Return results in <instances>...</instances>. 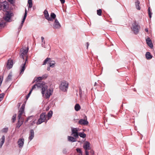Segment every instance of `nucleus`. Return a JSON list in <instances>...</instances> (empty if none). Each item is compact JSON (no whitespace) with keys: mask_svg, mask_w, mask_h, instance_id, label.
Returning a JSON list of instances; mask_svg holds the SVG:
<instances>
[{"mask_svg":"<svg viewBox=\"0 0 155 155\" xmlns=\"http://www.w3.org/2000/svg\"><path fill=\"white\" fill-rule=\"evenodd\" d=\"M27 14V10L26 9H25V15H24L23 18L22 20L21 21V24L19 27L20 28H22V26L23 24L24 23L25 21V18L26 17Z\"/></svg>","mask_w":155,"mask_h":155,"instance_id":"17","label":"nucleus"},{"mask_svg":"<svg viewBox=\"0 0 155 155\" xmlns=\"http://www.w3.org/2000/svg\"><path fill=\"white\" fill-rule=\"evenodd\" d=\"M50 66H49V67H48V68H47V70L48 71H49V70H50Z\"/></svg>","mask_w":155,"mask_h":155,"instance_id":"53","label":"nucleus"},{"mask_svg":"<svg viewBox=\"0 0 155 155\" xmlns=\"http://www.w3.org/2000/svg\"><path fill=\"white\" fill-rule=\"evenodd\" d=\"M50 63V67L53 68L54 67L55 64V62L54 61H49Z\"/></svg>","mask_w":155,"mask_h":155,"instance_id":"27","label":"nucleus"},{"mask_svg":"<svg viewBox=\"0 0 155 155\" xmlns=\"http://www.w3.org/2000/svg\"><path fill=\"white\" fill-rule=\"evenodd\" d=\"M48 13V11L46 9L44 11V15H45V14H47Z\"/></svg>","mask_w":155,"mask_h":155,"instance_id":"47","label":"nucleus"},{"mask_svg":"<svg viewBox=\"0 0 155 155\" xmlns=\"http://www.w3.org/2000/svg\"><path fill=\"white\" fill-rule=\"evenodd\" d=\"M48 87L44 83L40 82L35 84L32 87L31 89L33 90L36 88H41V93L43 96L46 98H49L52 94V91L50 89H48Z\"/></svg>","mask_w":155,"mask_h":155,"instance_id":"1","label":"nucleus"},{"mask_svg":"<svg viewBox=\"0 0 155 155\" xmlns=\"http://www.w3.org/2000/svg\"><path fill=\"white\" fill-rule=\"evenodd\" d=\"M5 24L3 23H0V28H3V27L5 26Z\"/></svg>","mask_w":155,"mask_h":155,"instance_id":"43","label":"nucleus"},{"mask_svg":"<svg viewBox=\"0 0 155 155\" xmlns=\"http://www.w3.org/2000/svg\"><path fill=\"white\" fill-rule=\"evenodd\" d=\"M59 87L60 90L62 91H65L68 88V84L65 81H63L61 82Z\"/></svg>","mask_w":155,"mask_h":155,"instance_id":"4","label":"nucleus"},{"mask_svg":"<svg viewBox=\"0 0 155 155\" xmlns=\"http://www.w3.org/2000/svg\"><path fill=\"white\" fill-rule=\"evenodd\" d=\"M5 140V137L4 136H3L1 140L0 143V148H1L4 144Z\"/></svg>","mask_w":155,"mask_h":155,"instance_id":"21","label":"nucleus"},{"mask_svg":"<svg viewBox=\"0 0 155 155\" xmlns=\"http://www.w3.org/2000/svg\"><path fill=\"white\" fill-rule=\"evenodd\" d=\"M76 151L78 153H82V152L80 148H78L76 149Z\"/></svg>","mask_w":155,"mask_h":155,"instance_id":"37","label":"nucleus"},{"mask_svg":"<svg viewBox=\"0 0 155 155\" xmlns=\"http://www.w3.org/2000/svg\"><path fill=\"white\" fill-rule=\"evenodd\" d=\"M42 42H43L45 44V41H44V38L43 37H41Z\"/></svg>","mask_w":155,"mask_h":155,"instance_id":"45","label":"nucleus"},{"mask_svg":"<svg viewBox=\"0 0 155 155\" xmlns=\"http://www.w3.org/2000/svg\"><path fill=\"white\" fill-rule=\"evenodd\" d=\"M43 78H42V77H39L38 78H37L36 81H39L40 80H41L42 79H43Z\"/></svg>","mask_w":155,"mask_h":155,"instance_id":"42","label":"nucleus"},{"mask_svg":"<svg viewBox=\"0 0 155 155\" xmlns=\"http://www.w3.org/2000/svg\"><path fill=\"white\" fill-rule=\"evenodd\" d=\"M90 152L91 154V155H93L94 154V151L93 150H91L90 151Z\"/></svg>","mask_w":155,"mask_h":155,"instance_id":"46","label":"nucleus"},{"mask_svg":"<svg viewBox=\"0 0 155 155\" xmlns=\"http://www.w3.org/2000/svg\"><path fill=\"white\" fill-rule=\"evenodd\" d=\"M79 129L78 128H71V135H73L75 138H78V131Z\"/></svg>","mask_w":155,"mask_h":155,"instance_id":"8","label":"nucleus"},{"mask_svg":"<svg viewBox=\"0 0 155 155\" xmlns=\"http://www.w3.org/2000/svg\"><path fill=\"white\" fill-rule=\"evenodd\" d=\"M32 90H31L29 92V93L27 95V96H26V98L27 99L30 96L31 92H32Z\"/></svg>","mask_w":155,"mask_h":155,"instance_id":"38","label":"nucleus"},{"mask_svg":"<svg viewBox=\"0 0 155 155\" xmlns=\"http://www.w3.org/2000/svg\"><path fill=\"white\" fill-rule=\"evenodd\" d=\"M61 4H63L65 2V0H60Z\"/></svg>","mask_w":155,"mask_h":155,"instance_id":"49","label":"nucleus"},{"mask_svg":"<svg viewBox=\"0 0 155 155\" xmlns=\"http://www.w3.org/2000/svg\"><path fill=\"white\" fill-rule=\"evenodd\" d=\"M148 14L149 15V17L150 18L151 17V15L152 14V13L151 12L150 7L148 8Z\"/></svg>","mask_w":155,"mask_h":155,"instance_id":"32","label":"nucleus"},{"mask_svg":"<svg viewBox=\"0 0 155 155\" xmlns=\"http://www.w3.org/2000/svg\"><path fill=\"white\" fill-rule=\"evenodd\" d=\"M76 138H74L71 136H68V140L72 142H74L76 141Z\"/></svg>","mask_w":155,"mask_h":155,"instance_id":"18","label":"nucleus"},{"mask_svg":"<svg viewBox=\"0 0 155 155\" xmlns=\"http://www.w3.org/2000/svg\"><path fill=\"white\" fill-rule=\"evenodd\" d=\"M25 106V104H23L22 105L18 112V120L17 124V127L18 128H19L22 124L24 121V119L23 118L22 116L23 115L25 114L24 110Z\"/></svg>","mask_w":155,"mask_h":155,"instance_id":"2","label":"nucleus"},{"mask_svg":"<svg viewBox=\"0 0 155 155\" xmlns=\"http://www.w3.org/2000/svg\"><path fill=\"white\" fill-rule=\"evenodd\" d=\"M13 65V60L11 59L8 60L6 64V67L8 69L12 68Z\"/></svg>","mask_w":155,"mask_h":155,"instance_id":"10","label":"nucleus"},{"mask_svg":"<svg viewBox=\"0 0 155 155\" xmlns=\"http://www.w3.org/2000/svg\"><path fill=\"white\" fill-rule=\"evenodd\" d=\"M48 120L47 116L45 113H42L40 116V118L37 123V124H39L43 122H47Z\"/></svg>","mask_w":155,"mask_h":155,"instance_id":"3","label":"nucleus"},{"mask_svg":"<svg viewBox=\"0 0 155 155\" xmlns=\"http://www.w3.org/2000/svg\"><path fill=\"white\" fill-rule=\"evenodd\" d=\"M8 130V128H4L2 129V132L5 133L7 132Z\"/></svg>","mask_w":155,"mask_h":155,"instance_id":"34","label":"nucleus"},{"mask_svg":"<svg viewBox=\"0 0 155 155\" xmlns=\"http://www.w3.org/2000/svg\"><path fill=\"white\" fill-rule=\"evenodd\" d=\"M8 1L11 4H12L13 3L14 0H8Z\"/></svg>","mask_w":155,"mask_h":155,"instance_id":"48","label":"nucleus"},{"mask_svg":"<svg viewBox=\"0 0 155 155\" xmlns=\"http://www.w3.org/2000/svg\"><path fill=\"white\" fill-rule=\"evenodd\" d=\"M2 5L0 4V10L2 9Z\"/></svg>","mask_w":155,"mask_h":155,"instance_id":"50","label":"nucleus"},{"mask_svg":"<svg viewBox=\"0 0 155 155\" xmlns=\"http://www.w3.org/2000/svg\"><path fill=\"white\" fill-rule=\"evenodd\" d=\"M82 91L80 89L79 91V94L81 98H82Z\"/></svg>","mask_w":155,"mask_h":155,"instance_id":"41","label":"nucleus"},{"mask_svg":"<svg viewBox=\"0 0 155 155\" xmlns=\"http://www.w3.org/2000/svg\"><path fill=\"white\" fill-rule=\"evenodd\" d=\"M34 136V133L33 130H31L30 131V134L29 137V140L31 141L33 138Z\"/></svg>","mask_w":155,"mask_h":155,"instance_id":"20","label":"nucleus"},{"mask_svg":"<svg viewBox=\"0 0 155 155\" xmlns=\"http://www.w3.org/2000/svg\"><path fill=\"white\" fill-rule=\"evenodd\" d=\"M146 58L147 60L151 59L152 58V56L150 52H147L145 54Z\"/></svg>","mask_w":155,"mask_h":155,"instance_id":"19","label":"nucleus"},{"mask_svg":"<svg viewBox=\"0 0 155 155\" xmlns=\"http://www.w3.org/2000/svg\"><path fill=\"white\" fill-rule=\"evenodd\" d=\"M31 117H28V118H27V120H26V122H27V121H28V120L29 119H30V118H31Z\"/></svg>","mask_w":155,"mask_h":155,"instance_id":"52","label":"nucleus"},{"mask_svg":"<svg viewBox=\"0 0 155 155\" xmlns=\"http://www.w3.org/2000/svg\"><path fill=\"white\" fill-rule=\"evenodd\" d=\"M13 16V13L10 11H6L5 15L4 17L5 20L7 21H9L11 18Z\"/></svg>","mask_w":155,"mask_h":155,"instance_id":"7","label":"nucleus"},{"mask_svg":"<svg viewBox=\"0 0 155 155\" xmlns=\"http://www.w3.org/2000/svg\"><path fill=\"white\" fill-rule=\"evenodd\" d=\"M87 48L88 47V46H89V44L88 42H87Z\"/></svg>","mask_w":155,"mask_h":155,"instance_id":"55","label":"nucleus"},{"mask_svg":"<svg viewBox=\"0 0 155 155\" xmlns=\"http://www.w3.org/2000/svg\"><path fill=\"white\" fill-rule=\"evenodd\" d=\"M53 114L52 111L51 110L50 111L48 114L47 118L48 120L52 116Z\"/></svg>","mask_w":155,"mask_h":155,"instance_id":"22","label":"nucleus"},{"mask_svg":"<svg viewBox=\"0 0 155 155\" xmlns=\"http://www.w3.org/2000/svg\"><path fill=\"white\" fill-rule=\"evenodd\" d=\"M101 13H102V10L101 9H100L99 10H97V14L98 15H99V16L101 15Z\"/></svg>","mask_w":155,"mask_h":155,"instance_id":"33","label":"nucleus"},{"mask_svg":"<svg viewBox=\"0 0 155 155\" xmlns=\"http://www.w3.org/2000/svg\"><path fill=\"white\" fill-rule=\"evenodd\" d=\"M44 15L45 18L48 21H53V19H52V18H50L49 17L48 13L46 14H45V15Z\"/></svg>","mask_w":155,"mask_h":155,"instance_id":"24","label":"nucleus"},{"mask_svg":"<svg viewBox=\"0 0 155 155\" xmlns=\"http://www.w3.org/2000/svg\"><path fill=\"white\" fill-rule=\"evenodd\" d=\"M3 11H7L8 8V2H4L3 4Z\"/></svg>","mask_w":155,"mask_h":155,"instance_id":"14","label":"nucleus"},{"mask_svg":"<svg viewBox=\"0 0 155 155\" xmlns=\"http://www.w3.org/2000/svg\"><path fill=\"white\" fill-rule=\"evenodd\" d=\"M28 3L29 5L28 7L30 8H31L32 6V0H28Z\"/></svg>","mask_w":155,"mask_h":155,"instance_id":"30","label":"nucleus"},{"mask_svg":"<svg viewBox=\"0 0 155 155\" xmlns=\"http://www.w3.org/2000/svg\"><path fill=\"white\" fill-rule=\"evenodd\" d=\"M51 60V58H46L44 61L43 65H45L47 62H49Z\"/></svg>","mask_w":155,"mask_h":155,"instance_id":"29","label":"nucleus"},{"mask_svg":"<svg viewBox=\"0 0 155 155\" xmlns=\"http://www.w3.org/2000/svg\"><path fill=\"white\" fill-rule=\"evenodd\" d=\"M96 82H95L94 84V86H95L96 85Z\"/></svg>","mask_w":155,"mask_h":155,"instance_id":"57","label":"nucleus"},{"mask_svg":"<svg viewBox=\"0 0 155 155\" xmlns=\"http://www.w3.org/2000/svg\"><path fill=\"white\" fill-rule=\"evenodd\" d=\"M16 114L14 115L13 116L12 118V120H13L12 121L13 122H15V120H16Z\"/></svg>","mask_w":155,"mask_h":155,"instance_id":"36","label":"nucleus"},{"mask_svg":"<svg viewBox=\"0 0 155 155\" xmlns=\"http://www.w3.org/2000/svg\"><path fill=\"white\" fill-rule=\"evenodd\" d=\"M4 95V94H0V101H1L2 100Z\"/></svg>","mask_w":155,"mask_h":155,"instance_id":"35","label":"nucleus"},{"mask_svg":"<svg viewBox=\"0 0 155 155\" xmlns=\"http://www.w3.org/2000/svg\"><path fill=\"white\" fill-rule=\"evenodd\" d=\"M3 79V77L2 76H0V86H1Z\"/></svg>","mask_w":155,"mask_h":155,"instance_id":"40","label":"nucleus"},{"mask_svg":"<svg viewBox=\"0 0 155 155\" xmlns=\"http://www.w3.org/2000/svg\"><path fill=\"white\" fill-rule=\"evenodd\" d=\"M140 28V26L138 25L135 22L132 25V29L135 34H137L138 33Z\"/></svg>","mask_w":155,"mask_h":155,"instance_id":"6","label":"nucleus"},{"mask_svg":"<svg viewBox=\"0 0 155 155\" xmlns=\"http://www.w3.org/2000/svg\"><path fill=\"white\" fill-rule=\"evenodd\" d=\"M61 27V25L58 21L57 19H55L54 23L53 25V28L54 29L59 28Z\"/></svg>","mask_w":155,"mask_h":155,"instance_id":"11","label":"nucleus"},{"mask_svg":"<svg viewBox=\"0 0 155 155\" xmlns=\"http://www.w3.org/2000/svg\"><path fill=\"white\" fill-rule=\"evenodd\" d=\"M27 61V58L26 59L24 63L21 66L20 68V73L22 74L23 73L24 70L25 69V65L26 64V61Z\"/></svg>","mask_w":155,"mask_h":155,"instance_id":"13","label":"nucleus"},{"mask_svg":"<svg viewBox=\"0 0 155 155\" xmlns=\"http://www.w3.org/2000/svg\"><path fill=\"white\" fill-rule=\"evenodd\" d=\"M146 41L147 44L150 48L153 47V45L152 41L149 38H147Z\"/></svg>","mask_w":155,"mask_h":155,"instance_id":"15","label":"nucleus"},{"mask_svg":"<svg viewBox=\"0 0 155 155\" xmlns=\"http://www.w3.org/2000/svg\"><path fill=\"white\" fill-rule=\"evenodd\" d=\"M91 144L88 141H85L83 144V147L85 150H90L91 149Z\"/></svg>","mask_w":155,"mask_h":155,"instance_id":"9","label":"nucleus"},{"mask_svg":"<svg viewBox=\"0 0 155 155\" xmlns=\"http://www.w3.org/2000/svg\"><path fill=\"white\" fill-rule=\"evenodd\" d=\"M135 3L137 9L139 10H140V8L139 6V4L140 3V2L138 0H137Z\"/></svg>","mask_w":155,"mask_h":155,"instance_id":"23","label":"nucleus"},{"mask_svg":"<svg viewBox=\"0 0 155 155\" xmlns=\"http://www.w3.org/2000/svg\"><path fill=\"white\" fill-rule=\"evenodd\" d=\"M50 16H51V17H50V18H52V19L53 20V19H55V18H56V15L54 14V13H51V14Z\"/></svg>","mask_w":155,"mask_h":155,"instance_id":"31","label":"nucleus"},{"mask_svg":"<svg viewBox=\"0 0 155 155\" xmlns=\"http://www.w3.org/2000/svg\"><path fill=\"white\" fill-rule=\"evenodd\" d=\"M79 123L81 125H87L88 124V122L87 120L80 119L79 121Z\"/></svg>","mask_w":155,"mask_h":155,"instance_id":"16","label":"nucleus"},{"mask_svg":"<svg viewBox=\"0 0 155 155\" xmlns=\"http://www.w3.org/2000/svg\"><path fill=\"white\" fill-rule=\"evenodd\" d=\"M80 108V106L78 104H76L75 106L74 109L76 111H78Z\"/></svg>","mask_w":155,"mask_h":155,"instance_id":"25","label":"nucleus"},{"mask_svg":"<svg viewBox=\"0 0 155 155\" xmlns=\"http://www.w3.org/2000/svg\"><path fill=\"white\" fill-rule=\"evenodd\" d=\"M18 106L19 107L20 106V103H18Z\"/></svg>","mask_w":155,"mask_h":155,"instance_id":"56","label":"nucleus"},{"mask_svg":"<svg viewBox=\"0 0 155 155\" xmlns=\"http://www.w3.org/2000/svg\"><path fill=\"white\" fill-rule=\"evenodd\" d=\"M12 74L11 73L9 74L8 77L6 79V81H9L12 80Z\"/></svg>","mask_w":155,"mask_h":155,"instance_id":"28","label":"nucleus"},{"mask_svg":"<svg viewBox=\"0 0 155 155\" xmlns=\"http://www.w3.org/2000/svg\"><path fill=\"white\" fill-rule=\"evenodd\" d=\"M42 46L43 47H44V48H45V44H44V43L43 42H42Z\"/></svg>","mask_w":155,"mask_h":155,"instance_id":"51","label":"nucleus"},{"mask_svg":"<svg viewBox=\"0 0 155 155\" xmlns=\"http://www.w3.org/2000/svg\"><path fill=\"white\" fill-rule=\"evenodd\" d=\"M145 31H146L147 32H148V28H145Z\"/></svg>","mask_w":155,"mask_h":155,"instance_id":"54","label":"nucleus"},{"mask_svg":"<svg viewBox=\"0 0 155 155\" xmlns=\"http://www.w3.org/2000/svg\"><path fill=\"white\" fill-rule=\"evenodd\" d=\"M28 47L26 49L22 48L21 49L20 51V57L24 59V56L26 55L27 52L28 51Z\"/></svg>","mask_w":155,"mask_h":155,"instance_id":"5","label":"nucleus"},{"mask_svg":"<svg viewBox=\"0 0 155 155\" xmlns=\"http://www.w3.org/2000/svg\"><path fill=\"white\" fill-rule=\"evenodd\" d=\"M88 150H85V155H89V152L88 151Z\"/></svg>","mask_w":155,"mask_h":155,"instance_id":"44","label":"nucleus"},{"mask_svg":"<svg viewBox=\"0 0 155 155\" xmlns=\"http://www.w3.org/2000/svg\"><path fill=\"white\" fill-rule=\"evenodd\" d=\"M79 136L81 137L84 138L86 137V134L84 133H79L78 136Z\"/></svg>","mask_w":155,"mask_h":155,"instance_id":"26","label":"nucleus"},{"mask_svg":"<svg viewBox=\"0 0 155 155\" xmlns=\"http://www.w3.org/2000/svg\"><path fill=\"white\" fill-rule=\"evenodd\" d=\"M48 75L47 74H45L42 76V77L43 79H45L46 78L48 77Z\"/></svg>","mask_w":155,"mask_h":155,"instance_id":"39","label":"nucleus"},{"mask_svg":"<svg viewBox=\"0 0 155 155\" xmlns=\"http://www.w3.org/2000/svg\"><path fill=\"white\" fill-rule=\"evenodd\" d=\"M24 139L20 138L19 139L18 142V147L20 148H21L23 147L24 144Z\"/></svg>","mask_w":155,"mask_h":155,"instance_id":"12","label":"nucleus"}]
</instances>
